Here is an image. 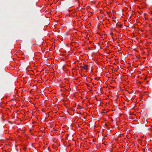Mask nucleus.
Segmentation results:
<instances>
[{"label": "nucleus", "mask_w": 152, "mask_h": 152, "mask_svg": "<svg viewBox=\"0 0 152 152\" xmlns=\"http://www.w3.org/2000/svg\"><path fill=\"white\" fill-rule=\"evenodd\" d=\"M75 145H76V143H75Z\"/></svg>", "instance_id": "nucleus-7"}, {"label": "nucleus", "mask_w": 152, "mask_h": 152, "mask_svg": "<svg viewBox=\"0 0 152 152\" xmlns=\"http://www.w3.org/2000/svg\"><path fill=\"white\" fill-rule=\"evenodd\" d=\"M0 147H1V148H3V147H2V144H1V145H0Z\"/></svg>", "instance_id": "nucleus-4"}, {"label": "nucleus", "mask_w": 152, "mask_h": 152, "mask_svg": "<svg viewBox=\"0 0 152 152\" xmlns=\"http://www.w3.org/2000/svg\"><path fill=\"white\" fill-rule=\"evenodd\" d=\"M27 149V148H24V149Z\"/></svg>", "instance_id": "nucleus-9"}, {"label": "nucleus", "mask_w": 152, "mask_h": 152, "mask_svg": "<svg viewBox=\"0 0 152 152\" xmlns=\"http://www.w3.org/2000/svg\"><path fill=\"white\" fill-rule=\"evenodd\" d=\"M63 145H64V146H67L66 144H65V143H63Z\"/></svg>", "instance_id": "nucleus-3"}, {"label": "nucleus", "mask_w": 152, "mask_h": 152, "mask_svg": "<svg viewBox=\"0 0 152 152\" xmlns=\"http://www.w3.org/2000/svg\"><path fill=\"white\" fill-rule=\"evenodd\" d=\"M111 148H110V149H111L112 148H114L115 147V146H113V145H111Z\"/></svg>", "instance_id": "nucleus-2"}, {"label": "nucleus", "mask_w": 152, "mask_h": 152, "mask_svg": "<svg viewBox=\"0 0 152 152\" xmlns=\"http://www.w3.org/2000/svg\"><path fill=\"white\" fill-rule=\"evenodd\" d=\"M150 14L152 15V11L150 12Z\"/></svg>", "instance_id": "nucleus-6"}, {"label": "nucleus", "mask_w": 152, "mask_h": 152, "mask_svg": "<svg viewBox=\"0 0 152 152\" xmlns=\"http://www.w3.org/2000/svg\"><path fill=\"white\" fill-rule=\"evenodd\" d=\"M134 144H132V146H134Z\"/></svg>", "instance_id": "nucleus-5"}, {"label": "nucleus", "mask_w": 152, "mask_h": 152, "mask_svg": "<svg viewBox=\"0 0 152 152\" xmlns=\"http://www.w3.org/2000/svg\"><path fill=\"white\" fill-rule=\"evenodd\" d=\"M140 143V145H142V143Z\"/></svg>", "instance_id": "nucleus-8"}, {"label": "nucleus", "mask_w": 152, "mask_h": 152, "mask_svg": "<svg viewBox=\"0 0 152 152\" xmlns=\"http://www.w3.org/2000/svg\"><path fill=\"white\" fill-rule=\"evenodd\" d=\"M81 67L83 68L86 71H87L88 69V65L87 64H83Z\"/></svg>", "instance_id": "nucleus-1"}]
</instances>
